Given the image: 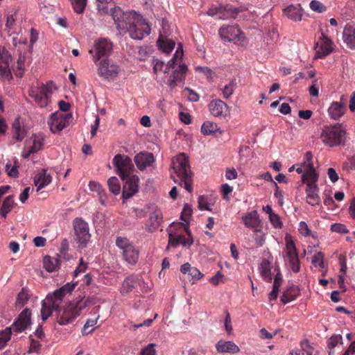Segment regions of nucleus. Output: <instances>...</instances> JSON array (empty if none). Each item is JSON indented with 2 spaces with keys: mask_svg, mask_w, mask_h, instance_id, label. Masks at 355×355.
Masks as SVG:
<instances>
[{
  "mask_svg": "<svg viewBox=\"0 0 355 355\" xmlns=\"http://www.w3.org/2000/svg\"><path fill=\"white\" fill-rule=\"evenodd\" d=\"M302 8L300 6L291 5L284 10L285 15L293 21H301Z\"/></svg>",
  "mask_w": 355,
  "mask_h": 355,
  "instance_id": "obj_29",
  "label": "nucleus"
},
{
  "mask_svg": "<svg viewBox=\"0 0 355 355\" xmlns=\"http://www.w3.org/2000/svg\"><path fill=\"white\" fill-rule=\"evenodd\" d=\"M60 260L57 257L46 256L43 259V266L49 272L56 271L59 269Z\"/></svg>",
  "mask_w": 355,
  "mask_h": 355,
  "instance_id": "obj_28",
  "label": "nucleus"
},
{
  "mask_svg": "<svg viewBox=\"0 0 355 355\" xmlns=\"http://www.w3.org/2000/svg\"><path fill=\"white\" fill-rule=\"evenodd\" d=\"M11 61V54L5 47L0 46V77L3 80L10 81L12 79L10 69V63Z\"/></svg>",
  "mask_w": 355,
  "mask_h": 355,
  "instance_id": "obj_11",
  "label": "nucleus"
},
{
  "mask_svg": "<svg viewBox=\"0 0 355 355\" xmlns=\"http://www.w3.org/2000/svg\"><path fill=\"white\" fill-rule=\"evenodd\" d=\"M71 1L74 10L77 13L83 12L87 4V0H71Z\"/></svg>",
  "mask_w": 355,
  "mask_h": 355,
  "instance_id": "obj_49",
  "label": "nucleus"
},
{
  "mask_svg": "<svg viewBox=\"0 0 355 355\" xmlns=\"http://www.w3.org/2000/svg\"><path fill=\"white\" fill-rule=\"evenodd\" d=\"M322 37L323 38V42L321 44L320 49L318 51V57L322 58L324 57L329 53H331L333 51L332 49V42L330 39L326 37L324 34H322Z\"/></svg>",
  "mask_w": 355,
  "mask_h": 355,
  "instance_id": "obj_32",
  "label": "nucleus"
},
{
  "mask_svg": "<svg viewBox=\"0 0 355 355\" xmlns=\"http://www.w3.org/2000/svg\"><path fill=\"white\" fill-rule=\"evenodd\" d=\"M310 8L312 10L321 13L326 10V6L321 2L313 0L310 3Z\"/></svg>",
  "mask_w": 355,
  "mask_h": 355,
  "instance_id": "obj_52",
  "label": "nucleus"
},
{
  "mask_svg": "<svg viewBox=\"0 0 355 355\" xmlns=\"http://www.w3.org/2000/svg\"><path fill=\"white\" fill-rule=\"evenodd\" d=\"M77 286L76 283H67L52 293L47 295L46 298L42 302V310L47 309L48 311H59L60 305L62 301V298L71 291Z\"/></svg>",
  "mask_w": 355,
  "mask_h": 355,
  "instance_id": "obj_2",
  "label": "nucleus"
},
{
  "mask_svg": "<svg viewBox=\"0 0 355 355\" xmlns=\"http://www.w3.org/2000/svg\"><path fill=\"white\" fill-rule=\"evenodd\" d=\"M288 261V263L290 264L291 268L294 272H298L300 269V261L298 257L291 259Z\"/></svg>",
  "mask_w": 355,
  "mask_h": 355,
  "instance_id": "obj_59",
  "label": "nucleus"
},
{
  "mask_svg": "<svg viewBox=\"0 0 355 355\" xmlns=\"http://www.w3.org/2000/svg\"><path fill=\"white\" fill-rule=\"evenodd\" d=\"M286 257L289 260L298 257L296 248L291 237H286Z\"/></svg>",
  "mask_w": 355,
  "mask_h": 355,
  "instance_id": "obj_37",
  "label": "nucleus"
},
{
  "mask_svg": "<svg viewBox=\"0 0 355 355\" xmlns=\"http://www.w3.org/2000/svg\"><path fill=\"white\" fill-rule=\"evenodd\" d=\"M31 324V312H21L18 318L12 325L11 331L17 333L25 330Z\"/></svg>",
  "mask_w": 355,
  "mask_h": 355,
  "instance_id": "obj_20",
  "label": "nucleus"
},
{
  "mask_svg": "<svg viewBox=\"0 0 355 355\" xmlns=\"http://www.w3.org/2000/svg\"><path fill=\"white\" fill-rule=\"evenodd\" d=\"M41 347V345L39 341L35 340L33 338H31L29 352L38 353Z\"/></svg>",
  "mask_w": 355,
  "mask_h": 355,
  "instance_id": "obj_63",
  "label": "nucleus"
},
{
  "mask_svg": "<svg viewBox=\"0 0 355 355\" xmlns=\"http://www.w3.org/2000/svg\"><path fill=\"white\" fill-rule=\"evenodd\" d=\"M155 344L150 343L141 352V355H156V350L155 349Z\"/></svg>",
  "mask_w": 355,
  "mask_h": 355,
  "instance_id": "obj_58",
  "label": "nucleus"
},
{
  "mask_svg": "<svg viewBox=\"0 0 355 355\" xmlns=\"http://www.w3.org/2000/svg\"><path fill=\"white\" fill-rule=\"evenodd\" d=\"M216 348L220 353L236 354L240 351L239 347L232 341L220 340L216 343Z\"/></svg>",
  "mask_w": 355,
  "mask_h": 355,
  "instance_id": "obj_22",
  "label": "nucleus"
},
{
  "mask_svg": "<svg viewBox=\"0 0 355 355\" xmlns=\"http://www.w3.org/2000/svg\"><path fill=\"white\" fill-rule=\"evenodd\" d=\"M119 67L110 63L107 59H103L98 64V74L108 81L113 80L119 74Z\"/></svg>",
  "mask_w": 355,
  "mask_h": 355,
  "instance_id": "obj_9",
  "label": "nucleus"
},
{
  "mask_svg": "<svg viewBox=\"0 0 355 355\" xmlns=\"http://www.w3.org/2000/svg\"><path fill=\"white\" fill-rule=\"evenodd\" d=\"M218 130L216 123L211 121L205 122L201 127V132L205 135H209L215 133Z\"/></svg>",
  "mask_w": 355,
  "mask_h": 355,
  "instance_id": "obj_42",
  "label": "nucleus"
},
{
  "mask_svg": "<svg viewBox=\"0 0 355 355\" xmlns=\"http://www.w3.org/2000/svg\"><path fill=\"white\" fill-rule=\"evenodd\" d=\"M343 40L346 48L353 50L355 48V22L347 23L343 32Z\"/></svg>",
  "mask_w": 355,
  "mask_h": 355,
  "instance_id": "obj_15",
  "label": "nucleus"
},
{
  "mask_svg": "<svg viewBox=\"0 0 355 355\" xmlns=\"http://www.w3.org/2000/svg\"><path fill=\"white\" fill-rule=\"evenodd\" d=\"M323 258V254L321 252H318L314 254L312 259V263L315 265L318 264L320 268H324Z\"/></svg>",
  "mask_w": 355,
  "mask_h": 355,
  "instance_id": "obj_56",
  "label": "nucleus"
},
{
  "mask_svg": "<svg viewBox=\"0 0 355 355\" xmlns=\"http://www.w3.org/2000/svg\"><path fill=\"white\" fill-rule=\"evenodd\" d=\"M189 275L191 277V279H190V281H192L193 283L199 280L203 276L200 271L195 267H192Z\"/></svg>",
  "mask_w": 355,
  "mask_h": 355,
  "instance_id": "obj_57",
  "label": "nucleus"
},
{
  "mask_svg": "<svg viewBox=\"0 0 355 355\" xmlns=\"http://www.w3.org/2000/svg\"><path fill=\"white\" fill-rule=\"evenodd\" d=\"M236 86V79L231 80L228 84L225 85L224 87L222 89V94L223 98L226 99L229 98L233 94Z\"/></svg>",
  "mask_w": 355,
  "mask_h": 355,
  "instance_id": "obj_41",
  "label": "nucleus"
},
{
  "mask_svg": "<svg viewBox=\"0 0 355 355\" xmlns=\"http://www.w3.org/2000/svg\"><path fill=\"white\" fill-rule=\"evenodd\" d=\"M339 343H342V337L340 335L332 336L327 340V347L329 349H330L329 352V355H332L331 350Z\"/></svg>",
  "mask_w": 355,
  "mask_h": 355,
  "instance_id": "obj_47",
  "label": "nucleus"
},
{
  "mask_svg": "<svg viewBox=\"0 0 355 355\" xmlns=\"http://www.w3.org/2000/svg\"><path fill=\"white\" fill-rule=\"evenodd\" d=\"M302 352L305 351L306 355H313V349L309 345V342L307 340H303L300 343Z\"/></svg>",
  "mask_w": 355,
  "mask_h": 355,
  "instance_id": "obj_64",
  "label": "nucleus"
},
{
  "mask_svg": "<svg viewBox=\"0 0 355 355\" xmlns=\"http://www.w3.org/2000/svg\"><path fill=\"white\" fill-rule=\"evenodd\" d=\"M113 164L116 168V173L122 180H125L128 175H131L134 169L132 159L125 155L117 154L115 155L113 159Z\"/></svg>",
  "mask_w": 355,
  "mask_h": 355,
  "instance_id": "obj_7",
  "label": "nucleus"
},
{
  "mask_svg": "<svg viewBox=\"0 0 355 355\" xmlns=\"http://www.w3.org/2000/svg\"><path fill=\"white\" fill-rule=\"evenodd\" d=\"M198 208L201 210H211L206 198L204 196H200L198 198Z\"/></svg>",
  "mask_w": 355,
  "mask_h": 355,
  "instance_id": "obj_60",
  "label": "nucleus"
},
{
  "mask_svg": "<svg viewBox=\"0 0 355 355\" xmlns=\"http://www.w3.org/2000/svg\"><path fill=\"white\" fill-rule=\"evenodd\" d=\"M13 198V196L6 197L3 202L1 207L10 211L15 205Z\"/></svg>",
  "mask_w": 355,
  "mask_h": 355,
  "instance_id": "obj_53",
  "label": "nucleus"
},
{
  "mask_svg": "<svg viewBox=\"0 0 355 355\" xmlns=\"http://www.w3.org/2000/svg\"><path fill=\"white\" fill-rule=\"evenodd\" d=\"M254 232H255L254 240H255L256 243L259 246H262L265 242L264 235L260 230H259L257 229H256L254 230Z\"/></svg>",
  "mask_w": 355,
  "mask_h": 355,
  "instance_id": "obj_62",
  "label": "nucleus"
},
{
  "mask_svg": "<svg viewBox=\"0 0 355 355\" xmlns=\"http://www.w3.org/2000/svg\"><path fill=\"white\" fill-rule=\"evenodd\" d=\"M259 270L263 279L268 282H270L272 279L271 274V264L269 261L264 259L261 261Z\"/></svg>",
  "mask_w": 355,
  "mask_h": 355,
  "instance_id": "obj_33",
  "label": "nucleus"
},
{
  "mask_svg": "<svg viewBox=\"0 0 355 355\" xmlns=\"http://www.w3.org/2000/svg\"><path fill=\"white\" fill-rule=\"evenodd\" d=\"M109 12H110L112 19L116 24L117 28L121 31L127 28V26L134 18H137V15L134 11L125 12L119 6L111 8L109 9Z\"/></svg>",
  "mask_w": 355,
  "mask_h": 355,
  "instance_id": "obj_6",
  "label": "nucleus"
},
{
  "mask_svg": "<svg viewBox=\"0 0 355 355\" xmlns=\"http://www.w3.org/2000/svg\"><path fill=\"white\" fill-rule=\"evenodd\" d=\"M99 315L94 317V318H89L87 320L82 330V333L83 335H87L94 330V329H92L91 330L87 331V329L89 327H92L93 326H94L96 324Z\"/></svg>",
  "mask_w": 355,
  "mask_h": 355,
  "instance_id": "obj_50",
  "label": "nucleus"
},
{
  "mask_svg": "<svg viewBox=\"0 0 355 355\" xmlns=\"http://www.w3.org/2000/svg\"><path fill=\"white\" fill-rule=\"evenodd\" d=\"M318 178V174L316 173L313 163H309L308 171L302 175V181L306 183V186L310 182L315 184Z\"/></svg>",
  "mask_w": 355,
  "mask_h": 355,
  "instance_id": "obj_30",
  "label": "nucleus"
},
{
  "mask_svg": "<svg viewBox=\"0 0 355 355\" xmlns=\"http://www.w3.org/2000/svg\"><path fill=\"white\" fill-rule=\"evenodd\" d=\"M153 212L150 214L149 218L146 223V230L149 232H155L160 225L162 214L160 209L156 206L152 205Z\"/></svg>",
  "mask_w": 355,
  "mask_h": 355,
  "instance_id": "obj_16",
  "label": "nucleus"
},
{
  "mask_svg": "<svg viewBox=\"0 0 355 355\" xmlns=\"http://www.w3.org/2000/svg\"><path fill=\"white\" fill-rule=\"evenodd\" d=\"M172 162L173 168L178 177L180 178V181L183 182L184 189L191 193L192 191V179L189 157L185 153H182L178 154Z\"/></svg>",
  "mask_w": 355,
  "mask_h": 355,
  "instance_id": "obj_1",
  "label": "nucleus"
},
{
  "mask_svg": "<svg viewBox=\"0 0 355 355\" xmlns=\"http://www.w3.org/2000/svg\"><path fill=\"white\" fill-rule=\"evenodd\" d=\"M71 119L72 114L71 113L62 114L59 112H56L51 114L48 124L53 133H59L69 125Z\"/></svg>",
  "mask_w": 355,
  "mask_h": 355,
  "instance_id": "obj_8",
  "label": "nucleus"
},
{
  "mask_svg": "<svg viewBox=\"0 0 355 355\" xmlns=\"http://www.w3.org/2000/svg\"><path fill=\"white\" fill-rule=\"evenodd\" d=\"M28 294L26 289L23 288L19 293L17 300L15 302L16 308L18 309H22L28 300Z\"/></svg>",
  "mask_w": 355,
  "mask_h": 355,
  "instance_id": "obj_40",
  "label": "nucleus"
},
{
  "mask_svg": "<svg viewBox=\"0 0 355 355\" xmlns=\"http://www.w3.org/2000/svg\"><path fill=\"white\" fill-rule=\"evenodd\" d=\"M218 33L224 41L236 42L244 39V35L236 26H223L219 29Z\"/></svg>",
  "mask_w": 355,
  "mask_h": 355,
  "instance_id": "obj_12",
  "label": "nucleus"
},
{
  "mask_svg": "<svg viewBox=\"0 0 355 355\" xmlns=\"http://www.w3.org/2000/svg\"><path fill=\"white\" fill-rule=\"evenodd\" d=\"M240 12H241V9L233 8L230 5L220 6L218 19L223 20L235 19Z\"/></svg>",
  "mask_w": 355,
  "mask_h": 355,
  "instance_id": "obj_23",
  "label": "nucleus"
},
{
  "mask_svg": "<svg viewBox=\"0 0 355 355\" xmlns=\"http://www.w3.org/2000/svg\"><path fill=\"white\" fill-rule=\"evenodd\" d=\"M209 109L214 116L225 117L228 113V106L220 99L212 100L209 104Z\"/></svg>",
  "mask_w": 355,
  "mask_h": 355,
  "instance_id": "obj_19",
  "label": "nucleus"
},
{
  "mask_svg": "<svg viewBox=\"0 0 355 355\" xmlns=\"http://www.w3.org/2000/svg\"><path fill=\"white\" fill-rule=\"evenodd\" d=\"M134 160L137 167L141 171L150 166L155 161L153 154L148 152H140L135 155Z\"/></svg>",
  "mask_w": 355,
  "mask_h": 355,
  "instance_id": "obj_17",
  "label": "nucleus"
},
{
  "mask_svg": "<svg viewBox=\"0 0 355 355\" xmlns=\"http://www.w3.org/2000/svg\"><path fill=\"white\" fill-rule=\"evenodd\" d=\"M10 166V165L8 163L6 164V166L8 175L12 178L17 177V175L19 174L18 171H17V167H18L17 162H15V165L10 169H9Z\"/></svg>",
  "mask_w": 355,
  "mask_h": 355,
  "instance_id": "obj_61",
  "label": "nucleus"
},
{
  "mask_svg": "<svg viewBox=\"0 0 355 355\" xmlns=\"http://www.w3.org/2000/svg\"><path fill=\"white\" fill-rule=\"evenodd\" d=\"M127 26L124 31L128 32L130 37L135 40H142L150 33V26L139 15Z\"/></svg>",
  "mask_w": 355,
  "mask_h": 355,
  "instance_id": "obj_5",
  "label": "nucleus"
},
{
  "mask_svg": "<svg viewBox=\"0 0 355 355\" xmlns=\"http://www.w3.org/2000/svg\"><path fill=\"white\" fill-rule=\"evenodd\" d=\"M57 321L61 325H65L71 322L77 316L78 312H58Z\"/></svg>",
  "mask_w": 355,
  "mask_h": 355,
  "instance_id": "obj_36",
  "label": "nucleus"
},
{
  "mask_svg": "<svg viewBox=\"0 0 355 355\" xmlns=\"http://www.w3.org/2000/svg\"><path fill=\"white\" fill-rule=\"evenodd\" d=\"M112 49V44L106 39H101L98 40L92 49L89 51V53L92 55L94 62H96L101 58H107L111 53Z\"/></svg>",
  "mask_w": 355,
  "mask_h": 355,
  "instance_id": "obj_10",
  "label": "nucleus"
},
{
  "mask_svg": "<svg viewBox=\"0 0 355 355\" xmlns=\"http://www.w3.org/2000/svg\"><path fill=\"white\" fill-rule=\"evenodd\" d=\"M124 181L122 196L124 199H128L138 191L139 178L137 175H128Z\"/></svg>",
  "mask_w": 355,
  "mask_h": 355,
  "instance_id": "obj_14",
  "label": "nucleus"
},
{
  "mask_svg": "<svg viewBox=\"0 0 355 355\" xmlns=\"http://www.w3.org/2000/svg\"><path fill=\"white\" fill-rule=\"evenodd\" d=\"M331 230L334 232H338L342 234H346L348 232V230L346 226L340 223H334L331 226Z\"/></svg>",
  "mask_w": 355,
  "mask_h": 355,
  "instance_id": "obj_55",
  "label": "nucleus"
},
{
  "mask_svg": "<svg viewBox=\"0 0 355 355\" xmlns=\"http://www.w3.org/2000/svg\"><path fill=\"white\" fill-rule=\"evenodd\" d=\"M299 292L297 286L293 285L284 291L281 297V301L286 304L290 301L295 300L299 295Z\"/></svg>",
  "mask_w": 355,
  "mask_h": 355,
  "instance_id": "obj_31",
  "label": "nucleus"
},
{
  "mask_svg": "<svg viewBox=\"0 0 355 355\" xmlns=\"http://www.w3.org/2000/svg\"><path fill=\"white\" fill-rule=\"evenodd\" d=\"M11 328L7 327L0 333V349H3L10 339Z\"/></svg>",
  "mask_w": 355,
  "mask_h": 355,
  "instance_id": "obj_45",
  "label": "nucleus"
},
{
  "mask_svg": "<svg viewBox=\"0 0 355 355\" xmlns=\"http://www.w3.org/2000/svg\"><path fill=\"white\" fill-rule=\"evenodd\" d=\"M122 253L125 261L130 264L133 265L138 261L139 252L135 248V246L129 248V250H125V251L122 252Z\"/></svg>",
  "mask_w": 355,
  "mask_h": 355,
  "instance_id": "obj_35",
  "label": "nucleus"
},
{
  "mask_svg": "<svg viewBox=\"0 0 355 355\" xmlns=\"http://www.w3.org/2000/svg\"><path fill=\"white\" fill-rule=\"evenodd\" d=\"M92 304L93 303L92 301H89L88 300H81L80 301L76 302V305L73 311H80L81 309L85 308H87L89 309H95L96 308H99V306H96L95 307L92 308Z\"/></svg>",
  "mask_w": 355,
  "mask_h": 355,
  "instance_id": "obj_48",
  "label": "nucleus"
},
{
  "mask_svg": "<svg viewBox=\"0 0 355 355\" xmlns=\"http://www.w3.org/2000/svg\"><path fill=\"white\" fill-rule=\"evenodd\" d=\"M345 134L340 124L326 125L322 129L321 138L325 144L332 147L342 143Z\"/></svg>",
  "mask_w": 355,
  "mask_h": 355,
  "instance_id": "obj_4",
  "label": "nucleus"
},
{
  "mask_svg": "<svg viewBox=\"0 0 355 355\" xmlns=\"http://www.w3.org/2000/svg\"><path fill=\"white\" fill-rule=\"evenodd\" d=\"M242 220L245 225L249 228H254L256 230L261 224L259 214L256 210L249 212L247 215L243 216Z\"/></svg>",
  "mask_w": 355,
  "mask_h": 355,
  "instance_id": "obj_24",
  "label": "nucleus"
},
{
  "mask_svg": "<svg viewBox=\"0 0 355 355\" xmlns=\"http://www.w3.org/2000/svg\"><path fill=\"white\" fill-rule=\"evenodd\" d=\"M346 110L345 105L341 102H334L328 110L331 119L337 120L343 116Z\"/></svg>",
  "mask_w": 355,
  "mask_h": 355,
  "instance_id": "obj_25",
  "label": "nucleus"
},
{
  "mask_svg": "<svg viewBox=\"0 0 355 355\" xmlns=\"http://www.w3.org/2000/svg\"><path fill=\"white\" fill-rule=\"evenodd\" d=\"M12 132L13 137L16 141H20L24 138L26 135V130L21 127L19 117L15 119L13 121L12 124Z\"/></svg>",
  "mask_w": 355,
  "mask_h": 355,
  "instance_id": "obj_27",
  "label": "nucleus"
},
{
  "mask_svg": "<svg viewBox=\"0 0 355 355\" xmlns=\"http://www.w3.org/2000/svg\"><path fill=\"white\" fill-rule=\"evenodd\" d=\"M192 214V208L188 205L185 204L184 209L181 213L180 219L186 223L187 222V218L190 217Z\"/></svg>",
  "mask_w": 355,
  "mask_h": 355,
  "instance_id": "obj_54",
  "label": "nucleus"
},
{
  "mask_svg": "<svg viewBox=\"0 0 355 355\" xmlns=\"http://www.w3.org/2000/svg\"><path fill=\"white\" fill-rule=\"evenodd\" d=\"M159 48L164 53H169L175 47V42L170 39H164L160 35L157 41Z\"/></svg>",
  "mask_w": 355,
  "mask_h": 355,
  "instance_id": "obj_34",
  "label": "nucleus"
},
{
  "mask_svg": "<svg viewBox=\"0 0 355 355\" xmlns=\"http://www.w3.org/2000/svg\"><path fill=\"white\" fill-rule=\"evenodd\" d=\"M184 80V78L182 75L178 74V72L173 71L172 74H171L167 78L164 79V83L170 87V89H174L178 82H182Z\"/></svg>",
  "mask_w": 355,
  "mask_h": 355,
  "instance_id": "obj_38",
  "label": "nucleus"
},
{
  "mask_svg": "<svg viewBox=\"0 0 355 355\" xmlns=\"http://www.w3.org/2000/svg\"><path fill=\"white\" fill-rule=\"evenodd\" d=\"M180 243L184 246H185V244L187 243L185 242V238L183 235H178V236H175L173 233H169L168 243L166 249H168L169 247L176 248Z\"/></svg>",
  "mask_w": 355,
  "mask_h": 355,
  "instance_id": "obj_39",
  "label": "nucleus"
},
{
  "mask_svg": "<svg viewBox=\"0 0 355 355\" xmlns=\"http://www.w3.org/2000/svg\"><path fill=\"white\" fill-rule=\"evenodd\" d=\"M305 192L306 201L309 205L315 206L320 204V198L318 195L319 187L316 184L313 182L309 183L305 189Z\"/></svg>",
  "mask_w": 355,
  "mask_h": 355,
  "instance_id": "obj_18",
  "label": "nucleus"
},
{
  "mask_svg": "<svg viewBox=\"0 0 355 355\" xmlns=\"http://www.w3.org/2000/svg\"><path fill=\"white\" fill-rule=\"evenodd\" d=\"M43 145H44L43 135L41 134H39L37 135H34L33 145L31 147V152L37 153L42 148Z\"/></svg>",
  "mask_w": 355,
  "mask_h": 355,
  "instance_id": "obj_44",
  "label": "nucleus"
},
{
  "mask_svg": "<svg viewBox=\"0 0 355 355\" xmlns=\"http://www.w3.org/2000/svg\"><path fill=\"white\" fill-rule=\"evenodd\" d=\"M51 176L49 174H46V170L42 169L35 178V184L37 187V191L48 185L51 182Z\"/></svg>",
  "mask_w": 355,
  "mask_h": 355,
  "instance_id": "obj_26",
  "label": "nucleus"
},
{
  "mask_svg": "<svg viewBox=\"0 0 355 355\" xmlns=\"http://www.w3.org/2000/svg\"><path fill=\"white\" fill-rule=\"evenodd\" d=\"M53 83L44 85L38 84L37 87H31L28 90L29 96L34 99L40 107H46L50 102V94L53 92Z\"/></svg>",
  "mask_w": 355,
  "mask_h": 355,
  "instance_id": "obj_3",
  "label": "nucleus"
},
{
  "mask_svg": "<svg viewBox=\"0 0 355 355\" xmlns=\"http://www.w3.org/2000/svg\"><path fill=\"white\" fill-rule=\"evenodd\" d=\"M141 282L144 284V279L140 276H129L123 282L121 287V293L128 294L131 292L132 289L137 286V284H141Z\"/></svg>",
  "mask_w": 355,
  "mask_h": 355,
  "instance_id": "obj_21",
  "label": "nucleus"
},
{
  "mask_svg": "<svg viewBox=\"0 0 355 355\" xmlns=\"http://www.w3.org/2000/svg\"><path fill=\"white\" fill-rule=\"evenodd\" d=\"M73 229L78 241L83 245L90 239V234L89 232V225L82 218H76L73 220Z\"/></svg>",
  "mask_w": 355,
  "mask_h": 355,
  "instance_id": "obj_13",
  "label": "nucleus"
},
{
  "mask_svg": "<svg viewBox=\"0 0 355 355\" xmlns=\"http://www.w3.org/2000/svg\"><path fill=\"white\" fill-rule=\"evenodd\" d=\"M116 245L118 248L122 250L123 252L125 250H129V248L134 247V245L130 243L127 238L120 236L116 238Z\"/></svg>",
  "mask_w": 355,
  "mask_h": 355,
  "instance_id": "obj_46",
  "label": "nucleus"
},
{
  "mask_svg": "<svg viewBox=\"0 0 355 355\" xmlns=\"http://www.w3.org/2000/svg\"><path fill=\"white\" fill-rule=\"evenodd\" d=\"M98 2L97 8L101 14H107L109 12L107 4L111 3L112 0H96Z\"/></svg>",
  "mask_w": 355,
  "mask_h": 355,
  "instance_id": "obj_51",
  "label": "nucleus"
},
{
  "mask_svg": "<svg viewBox=\"0 0 355 355\" xmlns=\"http://www.w3.org/2000/svg\"><path fill=\"white\" fill-rule=\"evenodd\" d=\"M107 185L110 191L114 195H118L120 193L121 187L117 178L111 177L107 180Z\"/></svg>",
  "mask_w": 355,
  "mask_h": 355,
  "instance_id": "obj_43",
  "label": "nucleus"
}]
</instances>
